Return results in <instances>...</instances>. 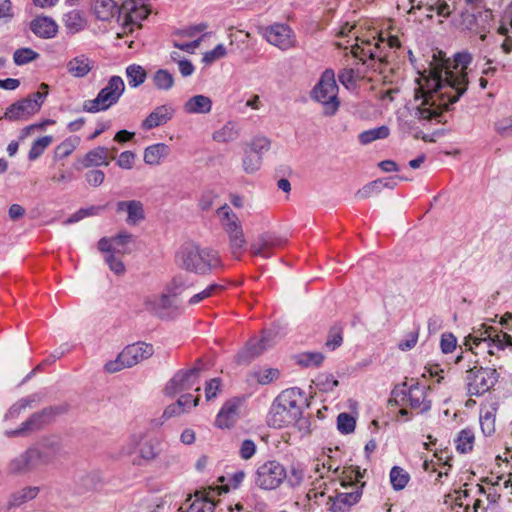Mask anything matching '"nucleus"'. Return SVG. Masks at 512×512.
Listing matches in <instances>:
<instances>
[{
	"instance_id": "1",
	"label": "nucleus",
	"mask_w": 512,
	"mask_h": 512,
	"mask_svg": "<svg viewBox=\"0 0 512 512\" xmlns=\"http://www.w3.org/2000/svg\"><path fill=\"white\" fill-rule=\"evenodd\" d=\"M472 55L462 51L454 56L453 69L449 62L435 54L429 69L417 78L413 115L421 121L440 122L442 112L448 110L465 93L468 86L466 69L472 62Z\"/></svg>"
},
{
	"instance_id": "2",
	"label": "nucleus",
	"mask_w": 512,
	"mask_h": 512,
	"mask_svg": "<svg viewBox=\"0 0 512 512\" xmlns=\"http://www.w3.org/2000/svg\"><path fill=\"white\" fill-rule=\"evenodd\" d=\"M306 403L304 392L297 387L282 391L273 401L267 423L273 428H283L297 422Z\"/></svg>"
},
{
	"instance_id": "3",
	"label": "nucleus",
	"mask_w": 512,
	"mask_h": 512,
	"mask_svg": "<svg viewBox=\"0 0 512 512\" xmlns=\"http://www.w3.org/2000/svg\"><path fill=\"white\" fill-rule=\"evenodd\" d=\"M465 345L475 356L479 354L492 356L506 347L512 349V337L496 327L483 323L479 327L473 328L465 338Z\"/></svg>"
},
{
	"instance_id": "4",
	"label": "nucleus",
	"mask_w": 512,
	"mask_h": 512,
	"mask_svg": "<svg viewBox=\"0 0 512 512\" xmlns=\"http://www.w3.org/2000/svg\"><path fill=\"white\" fill-rule=\"evenodd\" d=\"M400 43L398 38L390 37L385 40L376 31H373L369 36H357V43L353 46L352 54L354 57L359 58L363 64L369 67H375V62L379 64L385 63L388 58V51L392 48L399 47Z\"/></svg>"
},
{
	"instance_id": "5",
	"label": "nucleus",
	"mask_w": 512,
	"mask_h": 512,
	"mask_svg": "<svg viewBox=\"0 0 512 512\" xmlns=\"http://www.w3.org/2000/svg\"><path fill=\"white\" fill-rule=\"evenodd\" d=\"M176 261L185 270L198 274H207L222 265L216 251L209 248L201 249L193 243H187L180 248Z\"/></svg>"
},
{
	"instance_id": "6",
	"label": "nucleus",
	"mask_w": 512,
	"mask_h": 512,
	"mask_svg": "<svg viewBox=\"0 0 512 512\" xmlns=\"http://www.w3.org/2000/svg\"><path fill=\"white\" fill-rule=\"evenodd\" d=\"M429 391L430 387L418 382L411 385L404 382L393 389L390 401L401 406L399 411L401 416H408L407 407L416 413H424L432 406Z\"/></svg>"
},
{
	"instance_id": "7",
	"label": "nucleus",
	"mask_w": 512,
	"mask_h": 512,
	"mask_svg": "<svg viewBox=\"0 0 512 512\" xmlns=\"http://www.w3.org/2000/svg\"><path fill=\"white\" fill-rule=\"evenodd\" d=\"M134 452H136L132 459L134 466L149 465L160 455V442L156 438H146L143 433L132 434L123 447L122 453L131 455Z\"/></svg>"
},
{
	"instance_id": "8",
	"label": "nucleus",
	"mask_w": 512,
	"mask_h": 512,
	"mask_svg": "<svg viewBox=\"0 0 512 512\" xmlns=\"http://www.w3.org/2000/svg\"><path fill=\"white\" fill-rule=\"evenodd\" d=\"M338 92L334 71L326 69L312 90V98L322 104L325 115L332 116L340 106Z\"/></svg>"
},
{
	"instance_id": "9",
	"label": "nucleus",
	"mask_w": 512,
	"mask_h": 512,
	"mask_svg": "<svg viewBox=\"0 0 512 512\" xmlns=\"http://www.w3.org/2000/svg\"><path fill=\"white\" fill-rule=\"evenodd\" d=\"M125 91V83L120 76L114 75L109 78L94 99L86 100L83 103V110L89 113L106 111L118 103Z\"/></svg>"
},
{
	"instance_id": "10",
	"label": "nucleus",
	"mask_w": 512,
	"mask_h": 512,
	"mask_svg": "<svg viewBox=\"0 0 512 512\" xmlns=\"http://www.w3.org/2000/svg\"><path fill=\"white\" fill-rule=\"evenodd\" d=\"M153 353V346L145 342L128 345L114 360H110L104 365V370L107 373H116L125 368H131L141 361L150 358Z\"/></svg>"
},
{
	"instance_id": "11",
	"label": "nucleus",
	"mask_w": 512,
	"mask_h": 512,
	"mask_svg": "<svg viewBox=\"0 0 512 512\" xmlns=\"http://www.w3.org/2000/svg\"><path fill=\"white\" fill-rule=\"evenodd\" d=\"M57 448L54 444L39 443L29 448L23 454L14 458L9 465L13 473H20L32 467L47 463L56 453Z\"/></svg>"
},
{
	"instance_id": "12",
	"label": "nucleus",
	"mask_w": 512,
	"mask_h": 512,
	"mask_svg": "<svg viewBox=\"0 0 512 512\" xmlns=\"http://www.w3.org/2000/svg\"><path fill=\"white\" fill-rule=\"evenodd\" d=\"M40 89L43 90L37 91L29 95L27 98L22 99L16 103L10 105L3 116V118L9 121H17V120H27L32 115L37 113L48 94V85L42 83L40 85Z\"/></svg>"
},
{
	"instance_id": "13",
	"label": "nucleus",
	"mask_w": 512,
	"mask_h": 512,
	"mask_svg": "<svg viewBox=\"0 0 512 512\" xmlns=\"http://www.w3.org/2000/svg\"><path fill=\"white\" fill-rule=\"evenodd\" d=\"M286 468L276 460L259 464L254 473V484L261 490H275L285 481Z\"/></svg>"
},
{
	"instance_id": "14",
	"label": "nucleus",
	"mask_w": 512,
	"mask_h": 512,
	"mask_svg": "<svg viewBox=\"0 0 512 512\" xmlns=\"http://www.w3.org/2000/svg\"><path fill=\"white\" fill-rule=\"evenodd\" d=\"M492 22L493 13L490 9H465L461 12L460 15L461 28L479 35L482 41L486 40V32H488L491 28Z\"/></svg>"
},
{
	"instance_id": "15",
	"label": "nucleus",
	"mask_w": 512,
	"mask_h": 512,
	"mask_svg": "<svg viewBox=\"0 0 512 512\" xmlns=\"http://www.w3.org/2000/svg\"><path fill=\"white\" fill-rule=\"evenodd\" d=\"M465 381L468 393L479 396L495 385L497 372L493 368H483L475 364L466 371Z\"/></svg>"
},
{
	"instance_id": "16",
	"label": "nucleus",
	"mask_w": 512,
	"mask_h": 512,
	"mask_svg": "<svg viewBox=\"0 0 512 512\" xmlns=\"http://www.w3.org/2000/svg\"><path fill=\"white\" fill-rule=\"evenodd\" d=\"M398 8L407 9V13L413 14L417 10L423 11L427 18H432L433 13L440 17L447 18L455 10V1L437 0L433 4H429L426 0H399Z\"/></svg>"
},
{
	"instance_id": "17",
	"label": "nucleus",
	"mask_w": 512,
	"mask_h": 512,
	"mask_svg": "<svg viewBox=\"0 0 512 512\" xmlns=\"http://www.w3.org/2000/svg\"><path fill=\"white\" fill-rule=\"evenodd\" d=\"M259 33L269 44L282 51L294 48L297 43L294 31L284 23H274L266 27H260Z\"/></svg>"
},
{
	"instance_id": "18",
	"label": "nucleus",
	"mask_w": 512,
	"mask_h": 512,
	"mask_svg": "<svg viewBox=\"0 0 512 512\" xmlns=\"http://www.w3.org/2000/svg\"><path fill=\"white\" fill-rule=\"evenodd\" d=\"M508 29L502 25L498 29V38L494 41V45L486 55V64L488 67L483 69V74L486 76L494 75L498 69V66L504 67L505 64L499 59V53L509 54L512 51V36L507 35Z\"/></svg>"
},
{
	"instance_id": "19",
	"label": "nucleus",
	"mask_w": 512,
	"mask_h": 512,
	"mask_svg": "<svg viewBox=\"0 0 512 512\" xmlns=\"http://www.w3.org/2000/svg\"><path fill=\"white\" fill-rule=\"evenodd\" d=\"M201 367L178 371L166 384L164 392L168 396L184 393L199 384Z\"/></svg>"
},
{
	"instance_id": "20",
	"label": "nucleus",
	"mask_w": 512,
	"mask_h": 512,
	"mask_svg": "<svg viewBox=\"0 0 512 512\" xmlns=\"http://www.w3.org/2000/svg\"><path fill=\"white\" fill-rule=\"evenodd\" d=\"M182 282L173 278L169 282L164 291L158 295L160 318H170L178 311V305L176 303V297L180 294Z\"/></svg>"
},
{
	"instance_id": "21",
	"label": "nucleus",
	"mask_w": 512,
	"mask_h": 512,
	"mask_svg": "<svg viewBox=\"0 0 512 512\" xmlns=\"http://www.w3.org/2000/svg\"><path fill=\"white\" fill-rule=\"evenodd\" d=\"M272 345V336L265 333L260 339L252 338L236 356L238 364H248Z\"/></svg>"
},
{
	"instance_id": "22",
	"label": "nucleus",
	"mask_w": 512,
	"mask_h": 512,
	"mask_svg": "<svg viewBox=\"0 0 512 512\" xmlns=\"http://www.w3.org/2000/svg\"><path fill=\"white\" fill-rule=\"evenodd\" d=\"M211 494L213 491H196L194 495H189L179 508L180 512H213L215 503Z\"/></svg>"
},
{
	"instance_id": "23",
	"label": "nucleus",
	"mask_w": 512,
	"mask_h": 512,
	"mask_svg": "<svg viewBox=\"0 0 512 512\" xmlns=\"http://www.w3.org/2000/svg\"><path fill=\"white\" fill-rule=\"evenodd\" d=\"M284 240L274 233H263L251 244V253L255 256L270 258L273 255V249L282 246Z\"/></svg>"
},
{
	"instance_id": "24",
	"label": "nucleus",
	"mask_w": 512,
	"mask_h": 512,
	"mask_svg": "<svg viewBox=\"0 0 512 512\" xmlns=\"http://www.w3.org/2000/svg\"><path fill=\"white\" fill-rule=\"evenodd\" d=\"M175 109L168 104L157 106L141 123L144 130H151L165 125L174 116Z\"/></svg>"
},
{
	"instance_id": "25",
	"label": "nucleus",
	"mask_w": 512,
	"mask_h": 512,
	"mask_svg": "<svg viewBox=\"0 0 512 512\" xmlns=\"http://www.w3.org/2000/svg\"><path fill=\"white\" fill-rule=\"evenodd\" d=\"M116 212H126V222L129 225H136L145 218L144 207L141 201L128 200L116 203Z\"/></svg>"
},
{
	"instance_id": "26",
	"label": "nucleus",
	"mask_w": 512,
	"mask_h": 512,
	"mask_svg": "<svg viewBox=\"0 0 512 512\" xmlns=\"http://www.w3.org/2000/svg\"><path fill=\"white\" fill-rule=\"evenodd\" d=\"M62 22L68 34L80 33L88 26V20L85 13L77 9L65 13L63 15Z\"/></svg>"
},
{
	"instance_id": "27",
	"label": "nucleus",
	"mask_w": 512,
	"mask_h": 512,
	"mask_svg": "<svg viewBox=\"0 0 512 512\" xmlns=\"http://www.w3.org/2000/svg\"><path fill=\"white\" fill-rule=\"evenodd\" d=\"M93 67L94 61L84 54L70 59L66 64L67 72L76 78H83L87 76Z\"/></svg>"
},
{
	"instance_id": "28",
	"label": "nucleus",
	"mask_w": 512,
	"mask_h": 512,
	"mask_svg": "<svg viewBox=\"0 0 512 512\" xmlns=\"http://www.w3.org/2000/svg\"><path fill=\"white\" fill-rule=\"evenodd\" d=\"M239 405V401L235 399L224 403L216 416V425L220 428H229L238 417Z\"/></svg>"
},
{
	"instance_id": "29",
	"label": "nucleus",
	"mask_w": 512,
	"mask_h": 512,
	"mask_svg": "<svg viewBox=\"0 0 512 512\" xmlns=\"http://www.w3.org/2000/svg\"><path fill=\"white\" fill-rule=\"evenodd\" d=\"M170 154V148L165 143L152 144L145 148L143 161L149 166H158Z\"/></svg>"
},
{
	"instance_id": "30",
	"label": "nucleus",
	"mask_w": 512,
	"mask_h": 512,
	"mask_svg": "<svg viewBox=\"0 0 512 512\" xmlns=\"http://www.w3.org/2000/svg\"><path fill=\"white\" fill-rule=\"evenodd\" d=\"M212 100L205 95L199 94L190 97L183 105L187 114H208L212 110Z\"/></svg>"
},
{
	"instance_id": "31",
	"label": "nucleus",
	"mask_w": 512,
	"mask_h": 512,
	"mask_svg": "<svg viewBox=\"0 0 512 512\" xmlns=\"http://www.w3.org/2000/svg\"><path fill=\"white\" fill-rule=\"evenodd\" d=\"M31 30L42 38H52L58 32L57 23L49 17H37L31 22Z\"/></svg>"
},
{
	"instance_id": "32",
	"label": "nucleus",
	"mask_w": 512,
	"mask_h": 512,
	"mask_svg": "<svg viewBox=\"0 0 512 512\" xmlns=\"http://www.w3.org/2000/svg\"><path fill=\"white\" fill-rule=\"evenodd\" d=\"M360 499V493H339L334 498L330 497L331 512H348L350 507L355 505Z\"/></svg>"
},
{
	"instance_id": "33",
	"label": "nucleus",
	"mask_w": 512,
	"mask_h": 512,
	"mask_svg": "<svg viewBox=\"0 0 512 512\" xmlns=\"http://www.w3.org/2000/svg\"><path fill=\"white\" fill-rule=\"evenodd\" d=\"M93 11L98 20L109 21L118 13V7L114 0H95Z\"/></svg>"
},
{
	"instance_id": "34",
	"label": "nucleus",
	"mask_w": 512,
	"mask_h": 512,
	"mask_svg": "<svg viewBox=\"0 0 512 512\" xmlns=\"http://www.w3.org/2000/svg\"><path fill=\"white\" fill-rule=\"evenodd\" d=\"M216 213L226 233L242 227L239 218L227 204L218 208Z\"/></svg>"
},
{
	"instance_id": "35",
	"label": "nucleus",
	"mask_w": 512,
	"mask_h": 512,
	"mask_svg": "<svg viewBox=\"0 0 512 512\" xmlns=\"http://www.w3.org/2000/svg\"><path fill=\"white\" fill-rule=\"evenodd\" d=\"M216 213L226 233L242 227L239 218L227 204L218 208Z\"/></svg>"
},
{
	"instance_id": "36",
	"label": "nucleus",
	"mask_w": 512,
	"mask_h": 512,
	"mask_svg": "<svg viewBox=\"0 0 512 512\" xmlns=\"http://www.w3.org/2000/svg\"><path fill=\"white\" fill-rule=\"evenodd\" d=\"M286 475L285 481L292 489L300 488L307 478L305 468L300 463H293L289 470H286Z\"/></svg>"
},
{
	"instance_id": "37",
	"label": "nucleus",
	"mask_w": 512,
	"mask_h": 512,
	"mask_svg": "<svg viewBox=\"0 0 512 512\" xmlns=\"http://www.w3.org/2000/svg\"><path fill=\"white\" fill-rule=\"evenodd\" d=\"M125 9L129 11V23L125 25V30L129 25H133L141 20L146 19L150 13V11L144 6L142 0L131 1V3L127 2L125 4Z\"/></svg>"
},
{
	"instance_id": "38",
	"label": "nucleus",
	"mask_w": 512,
	"mask_h": 512,
	"mask_svg": "<svg viewBox=\"0 0 512 512\" xmlns=\"http://www.w3.org/2000/svg\"><path fill=\"white\" fill-rule=\"evenodd\" d=\"M81 139L78 136H70L64 139L54 150V160H62L69 157L80 145Z\"/></svg>"
},
{
	"instance_id": "39",
	"label": "nucleus",
	"mask_w": 512,
	"mask_h": 512,
	"mask_svg": "<svg viewBox=\"0 0 512 512\" xmlns=\"http://www.w3.org/2000/svg\"><path fill=\"white\" fill-rule=\"evenodd\" d=\"M108 148L104 146H99L91 151H89L83 160L84 167H91V166H100L105 165L107 166L109 164L108 162Z\"/></svg>"
},
{
	"instance_id": "40",
	"label": "nucleus",
	"mask_w": 512,
	"mask_h": 512,
	"mask_svg": "<svg viewBox=\"0 0 512 512\" xmlns=\"http://www.w3.org/2000/svg\"><path fill=\"white\" fill-rule=\"evenodd\" d=\"M125 73H126L128 85L131 88L139 87L140 85H142L145 82V80L147 78V73H146L145 69L141 65H138V64H131V65L127 66Z\"/></svg>"
},
{
	"instance_id": "41",
	"label": "nucleus",
	"mask_w": 512,
	"mask_h": 512,
	"mask_svg": "<svg viewBox=\"0 0 512 512\" xmlns=\"http://www.w3.org/2000/svg\"><path fill=\"white\" fill-rule=\"evenodd\" d=\"M389 134V128L383 125L361 132L358 135V140L362 145H368L373 141L387 138Z\"/></svg>"
},
{
	"instance_id": "42",
	"label": "nucleus",
	"mask_w": 512,
	"mask_h": 512,
	"mask_svg": "<svg viewBox=\"0 0 512 512\" xmlns=\"http://www.w3.org/2000/svg\"><path fill=\"white\" fill-rule=\"evenodd\" d=\"M39 493L38 487H25L13 493L9 500V507H18L34 498Z\"/></svg>"
},
{
	"instance_id": "43",
	"label": "nucleus",
	"mask_w": 512,
	"mask_h": 512,
	"mask_svg": "<svg viewBox=\"0 0 512 512\" xmlns=\"http://www.w3.org/2000/svg\"><path fill=\"white\" fill-rule=\"evenodd\" d=\"M280 372L278 369L270 367H262L254 370L251 377L261 385H267L279 378Z\"/></svg>"
},
{
	"instance_id": "44",
	"label": "nucleus",
	"mask_w": 512,
	"mask_h": 512,
	"mask_svg": "<svg viewBox=\"0 0 512 512\" xmlns=\"http://www.w3.org/2000/svg\"><path fill=\"white\" fill-rule=\"evenodd\" d=\"M389 477L390 483L396 491L404 489L410 480L409 473L399 466L392 467Z\"/></svg>"
},
{
	"instance_id": "45",
	"label": "nucleus",
	"mask_w": 512,
	"mask_h": 512,
	"mask_svg": "<svg viewBox=\"0 0 512 512\" xmlns=\"http://www.w3.org/2000/svg\"><path fill=\"white\" fill-rule=\"evenodd\" d=\"M325 357L317 351H306L296 356V362L303 367H319Z\"/></svg>"
},
{
	"instance_id": "46",
	"label": "nucleus",
	"mask_w": 512,
	"mask_h": 512,
	"mask_svg": "<svg viewBox=\"0 0 512 512\" xmlns=\"http://www.w3.org/2000/svg\"><path fill=\"white\" fill-rule=\"evenodd\" d=\"M232 253L237 256L246 247V239L242 227L227 232Z\"/></svg>"
},
{
	"instance_id": "47",
	"label": "nucleus",
	"mask_w": 512,
	"mask_h": 512,
	"mask_svg": "<svg viewBox=\"0 0 512 512\" xmlns=\"http://www.w3.org/2000/svg\"><path fill=\"white\" fill-rule=\"evenodd\" d=\"M238 134L237 125L233 122H228L222 128L214 132L213 139L217 142H230L235 140Z\"/></svg>"
},
{
	"instance_id": "48",
	"label": "nucleus",
	"mask_w": 512,
	"mask_h": 512,
	"mask_svg": "<svg viewBox=\"0 0 512 512\" xmlns=\"http://www.w3.org/2000/svg\"><path fill=\"white\" fill-rule=\"evenodd\" d=\"M152 80H153L155 87L159 90L168 91L174 85L173 75L165 69L157 70L154 73Z\"/></svg>"
},
{
	"instance_id": "49",
	"label": "nucleus",
	"mask_w": 512,
	"mask_h": 512,
	"mask_svg": "<svg viewBox=\"0 0 512 512\" xmlns=\"http://www.w3.org/2000/svg\"><path fill=\"white\" fill-rule=\"evenodd\" d=\"M474 432L471 429H463L460 431L456 439V448L461 453H467L472 450L474 445Z\"/></svg>"
},
{
	"instance_id": "50",
	"label": "nucleus",
	"mask_w": 512,
	"mask_h": 512,
	"mask_svg": "<svg viewBox=\"0 0 512 512\" xmlns=\"http://www.w3.org/2000/svg\"><path fill=\"white\" fill-rule=\"evenodd\" d=\"M132 235L128 233H120L112 237V254L124 255L129 253L128 244L131 242Z\"/></svg>"
},
{
	"instance_id": "51",
	"label": "nucleus",
	"mask_w": 512,
	"mask_h": 512,
	"mask_svg": "<svg viewBox=\"0 0 512 512\" xmlns=\"http://www.w3.org/2000/svg\"><path fill=\"white\" fill-rule=\"evenodd\" d=\"M53 142V137L50 135L38 138L32 143L31 149L28 154L30 161L38 159L45 151V149Z\"/></svg>"
},
{
	"instance_id": "52",
	"label": "nucleus",
	"mask_w": 512,
	"mask_h": 512,
	"mask_svg": "<svg viewBox=\"0 0 512 512\" xmlns=\"http://www.w3.org/2000/svg\"><path fill=\"white\" fill-rule=\"evenodd\" d=\"M315 386L323 392L333 391L339 384L338 380L330 373H321L313 381Z\"/></svg>"
},
{
	"instance_id": "53",
	"label": "nucleus",
	"mask_w": 512,
	"mask_h": 512,
	"mask_svg": "<svg viewBox=\"0 0 512 512\" xmlns=\"http://www.w3.org/2000/svg\"><path fill=\"white\" fill-rule=\"evenodd\" d=\"M262 163V157L255 152H250L249 150L245 151L244 158L242 161L243 169L246 173H254L256 172Z\"/></svg>"
},
{
	"instance_id": "54",
	"label": "nucleus",
	"mask_w": 512,
	"mask_h": 512,
	"mask_svg": "<svg viewBox=\"0 0 512 512\" xmlns=\"http://www.w3.org/2000/svg\"><path fill=\"white\" fill-rule=\"evenodd\" d=\"M480 427L486 436H491L495 432V414L491 410L480 414Z\"/></svg>"
},
{
	"instance_id": "55",
	"label": "nucleus",
	"mask_w": 512,
	"mask_h": 512,
	"mask_svg": "<svg viewBox=\"0 0 512 512\" xmlns=\"http://www.w3.org/2000/svg\"><path fill=\"white\" fill-rule=\"evenodd\" d=\"M356 421L348 413H340L337 417V428L342 434L352 433L355 429Z\"/></svg>"
},
{
	"instance_id": "56",
	"label": "nucleus",
	"mask_w": 512,
	"mask_h": 512,
	"mask_svg": "<svg viewBox=\"0 0 512 512\" xmlns=\"http://www.w3.org/2000/svg\"><path fill=\"white\" fill-rule=\"evenodd\" d=\"M381 192V182L374 180L364 185L361 189H359L355 196L358 199H366L375 195H378Z\"/></svg>"
},
{
	"instance_id": "57",
	"label": "nucleus",
	"mask_w": 512,
	"mask_h": 512,
	"mask_svg": "<svg viewBox=\"0 0 512 512\" xmlns=\"http://www.w3.org/2000/svg\"><path fill=\"white\" fill-rule=\"evenodd\" d=\"M39 54L30 48L18 49L14 52L13 59L17 65H24L35 60Z\"/></svg>"
},
{
	"instance_id": "58",
	"label": "nucleus",
	"mask_w": 512,
	"mask_h": 512,
	"mask_svg": "<svg viewBox=\"0 0 512 512\" xmlns=\"http://www.w3.org/2000/svg\"><path fill=\"white\" fill-rule=\"evenodd\" d=\"M358 77V73L352 68H345L338 75L340 83L348 89L356 85Z\"/></svg>"
},
{
	"instance_id": "59",
	"label": "nucleus",
	"mask_w": 512,
	"mask_h": 512,
	"mask_svg": "<svg viewBox=\"0 0 512 512\" xmlns=\"http://www.w3.org/2000/svg\"><path fill=\"white\" fill-rule=\"evenodd\" d=\"M270 149V140L267 137L260 136L254 138L250 145H249V151L255 152L256 154L260 155L262 157V154L267 152Z\"/></svg>"
},
{
	"instance_id": "60",
	"label": "nucleus",
	"mask_w": 512,
	"mask_h": 512,
	"mask_svg": "<svg viewBox=\"0 0 512 512\" xmlns=\"http://www.w3.org/2000/svg\"><path fill=\"white\" fill-rule=\"evenodd\" d=\"M221 286L217 284H211L208 287H206L203 291L194 294L188 301L190 305H196L200 303L201 301L211 297L216 293L217 290H220Z\"/></svg>"
},
{
	"instance_id": "61",
	"label": "nucleus",
	"mask_w": 512,
	"mask_h": 512,
	"mask_svg": "<svg viewBox=\"0 0 512 512\" xmlns=\"http://www.w3.org/2000/svg\"><path fill=\"white\" fill-rule=\"evenodd\" d=\"M227 54L226 48L223 44H218L214 49L204 53L202 61L205 64H211L216 60L224 58Z\"/></svg>"
},
{
	"instance_id": "62",
	"label": "nucleus",
	"mask_w": 512,
	"mask_h": 512,
	"mask_svg": "<svg viewBox=\"0 0 512 512\" xmlns=\"http://www.w3.org/2000/svg\"><path fill=\"white\" fill-rule=\"evenodd\" d=\"M105 262L109 266L110 270L116 275L120 276L125 273V265L118 255L108 254L105 256Z\"/></svg>"
},
{
	"instance_id": "63",
	"label": "nucleus",
	"mask_w": 512,
	"mask_h": 512,
	"mask_svg": "<svg viewBox=\"0 0 512 512\" xmlns=\"http://www.w3.org/2000/svg\"><path fill=\"white\" fill-rule=\"evenodd\" d=\"M158 299V295H147L143 297L142 304L145 311L160 317L159 302L157 301Z\"/></svg>"
},
{
	"instance_id": "64",
	"label": "nucleus",
	"mask_w": 512,
	"mask_h": 512,
	"mask_svg": "<svg viewBox=\"0 0 512 512\" xmlns=\"http://www.w3.org/2000/svg\"><path fill=\"white\" fill-rule=\"evenodd\" d=\"M495 129L502 136H512V116L498 120Z\"/></svg>"
}]
</instances>
